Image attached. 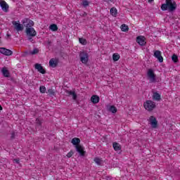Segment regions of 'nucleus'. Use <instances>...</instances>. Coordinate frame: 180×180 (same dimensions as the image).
Masks as SVG:
<instances>
[{
  "instance_id": "f257e3e1",
  "label": "nucleus",
  "mask_w": 180,
  "mask_h": 180,
  "mask_svg": "<svg viewBox=\"0 0 180 180\" xmlns=\"http://www.w3.org/2000/svg\"><path fill=\"white\" fill-rule=\"evenodd\" d=\"M161 9L162 11L174 12L176 9V2L174 0H166V4H162Z\"/></svg>"
},
{
  "instance_id": "f03ea898",
  "label": "nucleus",
  "mask_w": 180,
  "mask_h": 180,
  "mask_svg": "<svg viewBox=\"0 0 180 180\" xmlns=\"http://www.w3.org/2000/svg\"><path fill=\"white\" fill-rule=\"evenodd\" d=\"M143 106L146 110L151 111L155 109V103L151 100H148L143 103Z\"/></svg>"
},
{
  "instance_id": "7ed1b4c3",
  "label": "nucleus",
  "mask_w": 180,
  "mask_h": 180,
  "mask_svg": "<svg viewBox=\"0 0 180 180\" xmlns=\"http://www.w3.org/2000/svg\"><path fill=\"white\" fill-rule=\"evenodd\" d=\"M79 57L82 64H87L89 60V55L86 51H80Z\"/></svg>"
},
{
  "instance_id": "20e7f679",
  "label": "nucleus",
  "mask_w": 180,
  "mask_h": 180,
  "mask_svg": "<svg viewBox=\"0 0 180 180\" xmlns=\"http://www.w3.org/2000/svg\"><path fill=\"white\" fill-rule=\"evenodd\" d=\"M147 77L150 84L157 82V79H155V74H154V70H153V69H149L148 70Z\"/></svg>"
},
{
  "instance_id": "39448f33",
  "label": "nucleus",
  "mask_w": 180,
  "mask_h": 180,
  "mask_svg": "<svg viewBox=\"0 0 180 180\" xmlns=\"http://www.w3.org/2000/svg\"><path fill=\"white\" fill-rule=\"evenodd\" d=\"M149 123L152 129H157V127H158V121H157V118L154 116H150L149 117Z\"/></svg>"
},
{
  "instance_id": "423d86ee",
  "label": "nucleus",
  "mask_w": 180,
  "mask_h": 180,
  "mask_svg": "<svg viewBox=\"0 0 180 180\" xmlns=\"http://www.w3.org/2000/svg\"><path fill=\"white\" fill-rule=\"evenodd\" d=\"M25 33L27 35L31 37H35V36L37 34V32L33 27L26 28Z\"/></svg>"
},
{
  "instance_id": "0eeeda50",
  "label": "nucleus",
  "mask_w": 180,
  "mask_h": 180,
  "mask_svg": "<svg viewBox=\"0 0 180 180\" xmlns=\"http://www.w3.org/2000/svg\"><path fill=\"white\" fill-rule=\"evenodd\" d=\"M0 53L4 54V56H12V54H13V51H12L11 49L4 47L0 48Z\"/></svg>"
},
{
  "instance_id": "6e6552de",
  "label": "nucleus",
  "mask_w": 180,
  "mask_h": 180,
  "mask_svg": "<svg viewBox=\"0 0 180 180\" xmlns=\"http://www.w3.org/2000/svg\"><path fill=\"white\" fill-rule=\"evenodd\" d=\"M153 56L155 58L158 60L159 63H162L164 61V58H162V56H161L160 51H155Z\"/></svg>"
},
{
  "instance_id": "1a4fd4ad",
  "label": "nucleus",
  "mask_w": 180,
  "mask_h": 180,
  "mask_svg": "<svg viewBox=\"0 0 180 180\" xmlns=\"http://www.w3.org/2000/svg\"><path fill=\"white\" fill-rule=\"evenodd\" d=\"M0 6L2 9L3 12H6L8 13L9 12V5H8V4H6V1H1L0 3Z\"/></svg>"
},
{
  "instance_id": "9d476101",
  "label": "nucleus",
  "mask_w": 180,
  "mask_h": 180,
  "mask_svg": "<svg viewBox=\"0 0 180 180\" xmlns=\"http://www.w3.org/2000/svg\"><path fill=\"white\" fill-rule=\"evenodd\" d=\"M76 151L79 153V155L81 157H84L85 156V150H84V148L82 146L79 145L75 146Z\"/></svg>"
},
{
  "instance_id": "9b49d317",
  "label": "nucleus",
  "mask_w": 180,
  "mask_h": 180,
  "mask_svg": "<svg viewBox=\"0 0 180 180\" xmlns=\"http://www.w3.org/2000/svg\"><path fill=\"white\" fill-rule=\"evenodd\" d=\"M35 70H37L38 72H40V74H46V70L43 68V66H41V64L36 63L34 65Z\"/></svg>"
},
{
  "instance_id": "f8f14e48",
  "label": "nucleus",
  "mask_w": 180,
  "mask_h": 180,
  "mask_svg": "<svg viewBox=\"0 0 180 180\" xmlns=\"http://www.w3.org/2000/svg\"><path fill=\"white\" fill-rule=\"evenodd\" d=\"M12 23L15 26V30L18 32H22V30H23V25L17 22L16 21H13Z\"/></svg>"
},
{
  "instance_id": "ddd939ff",
  "label": "nucleus",
  "mask_w": 180,
  "mask_h": 180,
  "mask_svg": "<svg viewBox=\"0 0 180 180\" xmlns=\"http://www.w3.org/2000/svg\"><path fill=\"white\" fill-rule=\"evenodd\" d=\"M136 41L139 44L140 46H145L146 45V37H138L136 38Z\"/></svg>"
},
{
  "instance_id": "4468645a",
  "label": "nucleus",
  "mask_w": 180,
  "mask_h": 180,
  "mask_svg": "<svg viewBox=\"0 0 180 180\" xmlns=\"http://www.w3.org/2000/svg\"><path fill=\"white\" fill-rule=\"evenodd\" d=\"M1 73L6 78H9L11 73L9 72V70L6 67H4L1 69Z\"/></svg>"
},
{
  "instance_id": "2eb2a0df",
  "label": "nucleus",
  "mask_w": 180,
  "mask_h": 180,
  "mask_svg": "<svg viewBox=\"0 0 180 180\" xmlns=\"http://www.w3.org/2000/svg\"><path fill=\"white\" fill-rule=\"evenodd\" d=\"M49 65H50V67H52V68H56V67H57V65H58V61L54 60V59L52 58L49 60Z\"/></svg>"
},
{
  "instance_id": "dca6fc26",
  "label": "nucleus",
  "mask_w": 180,
  "mask_h": 180,
  "mask_svg": "<svg viewBox=\"0 0 180 180\" xmlns=\"http://www.w3.org/2000/svg\"><path fill=\"white\" fill-rule=\"evenodd\" d=\"M112 147L115 151H120V150H122V146H120V144L117 142H114L112 143Z\"/></svg>"
},
{
  "instance_id": "f3484780",
  "label": "nucleus",
  "mask_w": 180,
  "mask_h": 180,
  "mask_svg": "<svg viewBox=\"0 0 180 180\" xmlns=\"http://www.w3.org/2000/svg\"><path fill=\"white\" fill-rule=\"evenodd\" d=\"M71 143L73 144V146L77 147V146H80L79 143H81V139H79V138H73L71 141Z\"/></svg>"
},
{
  "instance_id": "a211bd4d",
  "label": "nucleus",
  "mask_w": 180,
  "mask_h": 180,
  "mask_svg": "<svg viewBox=\"0 0 180 180\" xmlns=\"http://www.w3.org/2000/svg\"><path fill=\"white\" fill-rule=\"evenodd\" d=\"M91 101L92 103H99V101H100L99 96H98L97 95H94L91 96Z\"/></svg>"
},
{
  "instance_id": "6ab92c4d",
  "label": "nucleus",
  "mask_w": 180,
  "mask_h": 180,
  "mask_svg": "<svg viewBox=\"0 0 180 180\" xmlns=\"http://www.w3.org/2000/svg\"><path fill=\"white\" fill-rule=\"evenodd\" d=\"M161 99V95L158 94V92L153 93V101H160Z\"/></svg>"
},
{
  "instance_id": "aec40b11",
  "label": "nucleus",
  "mask_w": 180,
  "mask_h": 180,
  "mask_svg": "<svg viewBox=\"0 0 180 180\" xmlns=\"http://www.w3.org/2000/svg\"><path fill=\"white\" fill-rule=\"evenodd\" d=\"M28 22V27H33V26H34V22H33V20L29 19V18H25V22Z\"/></svg>"
},
{
  "instance_id": "412c9836",
  "label": "nucleus",
  "mask_w": 180,
  "mask_h": 180,
  "mask_svg": "<svg viewBox=\"0 0 180 180\" xmlns=\"http://www.w3.org/2000/svg\"><path fill=\"white\" fill-rule=\"evenodd\" d=\"M68 95L72 96V99H74V101L77 100V93H75V91H68Z\"/></svg>"
},
{
  "instance_id": "4be33fe9",
  "label": "nucleus",
  "mask_w": 180,
  "mask_h": 180,
  "mask_svg": "<svg viewBox=\"0 0 180 180\" xmlns=\"http://www.w3.org/2000/svg\"><path fill=\"white\" fill-rule=\"evenodd\" d=\"M108 110L109 112H111V113H116V112H117V108H116L115 105H110L108 108Z\"/></svg>"
},
{
  "instance_id": "5701e85b",
  "label": "nucleus",
  "mask_w": 180,
  "mask_h": 180,
  "mask_svg": "<svg viewBox=\"0 0 180 180\" xmlns=\"http://www.w3.org/2000/svg\"><path fill=\"white\" fill-rule=\"evenodd\" d=\"M49 29L52 30V32H57L58 30V27H57V25L52 24L50 25Z\"/></svg>"
},
{
  "instance_id": "b1692460",
  "label": "nucleus",
  "mask_w": 180,
  "mask_h": 180,
  "mask_svg": "<svg viewBox=\"0 0 180 180\" xmlns=\"http://www.w3.org/2000/svg\"><path fill=\"white\" fill-rule=\"evenodd\" d=\"M172 60L173 63H179V59H178V56L176 54H173L172 56Z\"/></svg>"
},
{
  "instance_id": "393cba45",
  "label": "nucleus",
  "mask_w": 180,
  "mask_h": 180,
  "mask_svg": "<svg viewBox=\"0 0 180 180\" xmlns=\"http://www.w3.org/2000/svg\"><path fill=\"white\" fill-rule=\"evenodd\" d=\"M110 15H112V16H116V15H117V10L115 8H112L110 10Z\"/></svg>"
},
{
  "instance_id": "a878e982",
  "label": "nucleus",
  "mask_w": 180,
  "mask_h": 180,
  "mask_svg": "<svg viewBox=\"0 0 180 180\" xmlns=\"http://www.w3.org/2000/svg\"><path fill=\"white\" fill-rule=\"evenodd\" d=\"M121 30L122 32H129V26H127L126 24H122L121 25Z\"/></svg>"
},
{
  "instance_id": "bb28decb",
  "label": "nucleus",
  "mask_w": 180,
  "mask_h": 180,
  "mask_svg": "<svg viewBox=\"0 0 180 180\" xmlns=\"http://www.w3.org/2000/svg\"><path fill=\"white\" fill-rule=\"evenodd\" d=\"M120 58V55L119 53H114L112 55V60L114 61H118V60Z\"/></svg>"
},
{
  "instance_id": "cd10ccee",
  "label": "nucleus",
  "mask_w": 180,
  "mask_h": 180,
  "mask_svg": "<svg viewBox=\"0 0 180 180\" xmlns=\"http://www.w3.org/2000/svg\"><path fill=\"white\" fill-rule=\"evenodd\" d=\"M82 6H84V8H86V6H89V1H88L87 0H84L82 2Z\"/></svg>"
},
{
  "instance_id": "c85d7f7f",
  "label": "nucleus",
  "mask_w": 180,
  "mask_h": 180,
  "mask_svg": "<svg viewBox=\"0 0 180 180\" xmlns=\"http://www.w3.org/2000/svg\"><path fill=\"white\" fill-rule=\"evenodd\" d=\"M79 41L81 44H83V46L86 45V39H84V38H79Z\"/></svg>"
},
{
  "instance_id": "c756f323",
  "label": "nucleus",
  "mask_w": 180,
  "mask_h": 180,
  "mask_svg": "<svg viewBox=\"0 0 180 180\" xmlns=\"http://www.w3.org/2000/svg\"><path fill=\"white\" fill-rule=\"evenodd\" d=\"M39 91H40L41 94H46V86H41L39 87Z\"/></svg>"
},
{
  "instance_id": "7c9ffc66",
  "label": "nucleus",
  "mask_w": 180,
  "mask_h": 180,
  "mask_svg": "<svg viewBox=\"0 0 180 180\" xmlns=\"http://www.w3.org/2000/svg\"><path fill=\"white\" fill-rule=\"evenodd\" d=\"M48 94L51 95V96H54L56 95V92L52 89H48Z\"/></svg>"
},
{
  "instance_id": "2f4dec72",
  "label": "nucleus",
  "mask_w": 180,
  "mask_h": 180,
  "mask_svg": "<svg viewBox=\"0 0 180 180\" xmlns=\"http://www.w3.org/2000/svg\"><path fill=\"white\" fill-rule=\"evenodd\" d=\"M25 20H26V18L22 20V25L25 26V27H26V29H29V22H25Z\"/></svg>"
},
{
  "instance_id": "473e14b6",
  "label": "nucleus",
  "mask_w": 180,
  "mask_h": 180,
  "mask_svg": "<svg viewBox=\"0 0 180 180\" xmlns=\"http://www.w3.org/2000/svg\"><path fill=\"white\" fill-rule=\"evenodd\" d=\"M94 162L97 164V165H101V163L102 162V160L99 159V158H94Z\"/></svg>"
},
{
  "instance_id": "72a5a7b5",
  "label": "nucleus",
  "mask_w": 180,
  "mask_h": 180,
  "mask_svg": "<svg viewBox=\"0 0 180 180\" xmlns=\"http://www.w3.org/2000/svg\"><path fill=\"white\" fill-rule=\"evenodd\" d=\"M38 53H39V49L37 48L34 49V50L30 52V54H32V56H34L35 54H38Z\"/></svg>"
},
{
  "instance_id": "f704fd0d",
  "label": "nucleus",
  "mask_w": 180,
  "mask_h": 180,
  "mask_svg": "<svg viewBox=\"0 0 180 180\" xmlns=\"http://www.w3.org/2000/svg\"><path fill=\"white\" fill-rule=\"evenodd\" d=\"M36 123L38 124V126H41L43 124V120H40L39 118L36 119Z\"/></svg>"
},
{
  "instance_id": "c9c22d12",
  "label": "nucleus",
  "mask_w": 180,
  "mask_h": 180,
  "mask_svg": "<svg viewBox=\"0 0 180 180\" xmlns=\"http://www.w3.org/2000/svg\"><path fill=\"white\" fill-rule=\"evenodd\" d=\"M74 155V151L70 150L68 154H67V157L68 158H71V157H72V155Z\"/></svg>"
},
{
  "instance_id": "e433bc0d",
  "label": "nucleus",
  "mask_w": 180,
  "mask_h": 180,
  "mask_svg": "<svg viewBox=\"0 0 180 180\" xmlns=\"http://www.w3.org/2000/svg\"><path fill=\"white\" fill-rule=\"evenodd\" d=\"M16 136V134L15 132L11 133V140H15V137Z\"/></svg>"
},
{
  "instance_id": "4c0bfd02",
  "label": "nucleus",
  "mask_w": 180,
  "mask_h": 180,
  "mask_svg": "<svg viewBox=\"0 0 180 180\" xmlns=\"http://www.w3.org/2000/svg\"><path fill=\"white\" fill-rule=\"evenodd\" d=\"M19 161H20V160L18 158L13 160V162H15V164H19Z\"/></svg>"
},
{
  "instance_id": "58836bf2",
  "label": "nucleus",
  "mask_w": 180,
  "mask_h": 180,
  "mask_svg": "<svg viewBox=\"0 0 180 180\" xmlns=\"http://www.w3.org/2000/svg\"><path fill=\"white\" fill-rule=\"evenodd\" d=\"M32 37H33L28 36V40L31 42L33 41V38H32Z\"/></svg>"
},
{
  "instance_id": "ea45409f",
  "label": "nucleus",
  "mask_w": 180,
  "mask_h": 180,
  "mask_svg": "<svg viewBox=\"0 0 180 180\" xmlns=\"http://www.w3.org/2000/svg\"><path fill=\"white\" fill-rule=\"evenodd\" d=\"M9 37H11V34L9 33H7L6 39H9Z\"/></svg>"
},
{
  "instance_id": "a19ab883",
  "label": "nucleus",
  "mask_w": 180,
  "mask_h": 180,
  "mask_svg": "<svg viewBox=\"0 0 180 180\" xmlns=\"http://www.w3.org/2000/svg\"><path fill=\"white\" fill-rule=\"evenodd\" d=\"M148 2H149V4H152V2H154V0H148Z\"/></svg>"
},
{
  "instance_id": "79ce46f5",
  "label": "nucleus",
  "mask_w": 180,
  "mask_h": 180,
  "mask_svg": "<svg viewBox=\"0 0 180 180\" xmlns=\"http://www.w3.org/2000/svg\"><path fill=\"white\" fill-rule=\"evenodd\" d=\"M82 16H84V18H85V16H86V13H84L82 14Z\"/></svg>"
},
{
  "instance_id": "37998d69",
  "label": "nucleus",
  "mask_w": 180,
  "mask_h": 180,
  "mask_svg": "<svg viewBox=\"0 0 180 180\" xmlns=\"http://www.w3.org/2000/svg\"><path fill=\"white\" fill-rule=\"evenodd\" d=\"M48 44H51V41H49Z\"/></svg>"
},
{
  "instance_id": "c03bdc74",
  "label": "nucleus",
  "mask_w": 180,
  "mask_h": 180,
  "mask_svg": "<svg viewBox=\"0 0 180 180\" xmlns=\"http://www.w3.org/2000/svg\"><path fill=\"white\" fill-rule=\"evenodd\" d=\"M110 2H114L115 0H108Z\"/></svg>"
},
{
  "instance_id": "a18cd8bd",
  "label": "nucleus",
  "mask_w": 180,
  "mask_h": 180,
  "mask_svg": "<svg viewBox=\"0 0 180 180\" xmlns=\"http://www.w3.org/2000/svg\"><path fill=\"white\" fill-rule=\"evenodd\" d=\"M2 105H0V110H2Z\"/></svg>"
},
{
  "instance_id": "49530a36",
  "label": "nucleus",
  "mask_w": 180,
  "mask_h": 180,
  "mask_svg": "<svg viewBox=\"0 0 180 180\" xmlns=\"http://www.w3.org/2000/svg\"><path fill=\"white\" fill-rule=\"evenodd\" d=\"M1 43H2V40L1 39V37H0V44H1Z\"/></svg>"
},
{
  "instance_id": "de8ad7c7",
  "label": "nucleus",
  "mask_w": 180,
  "mask_h": 180,
  "mask_svg": "<svg viewBox=\"0 0 180 180\" xmlns=\"http://www.w3.org/2000/svg\"><path fill=\"white\" fill-rule=\"evenodd\" d=\"M2 1H4V0H0V4H1Z\"/></svg>"
}]
</instances>
